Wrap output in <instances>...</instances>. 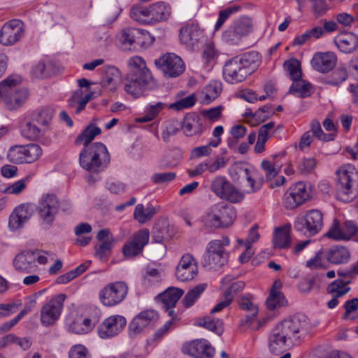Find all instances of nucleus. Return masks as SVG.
Here are the masks:
<instances>
[{"label": "nucleus", "mask_w": 358, "mask_h": 358, "mask_svg": "<svg viewBox=\"0 0 358 358\" xmlns=\"http://www.w3.org/2000/svg\"><path fill=\"white\" fill-rule=\"evenodd\" d=\"M307 322L304 315H294L275 325L268 338L271 353L279 355L298 341L301 332L306 330Z\"/></svg>", "instance_id": "nucleus-1"}, {"label": "nucleus", "mask_w": 358, "mask_h": 358, "mask_svg": "<svg viewBox=\"0 0 358 358\" xmlns=\"http://www.w3.org/2000/svg\"><path fill=\"white\" fill-rule=\"evenodd\" d=\"M110 162V155L106 146L101 142L83 147L79 155L80 166L90 173L87 178L90 183L99 180V173L108 167Z\"/></svg>", "instance_id": "nucleus-2"}, {"label": "nucleus", "mask_w": 358, "mask_h": 358, "mask_svg": "<svg viewBox=\"0 0 358 358\" xmlns=\"http://www.w3.org/2000/svg\"><path fill=\"white\" fill-rule=\"evenodd\" d=\"M260 60L259 54L255 51L231 58L223 66L224 79L231 84L245 80L258 67Z\"/></svg>", "instance_id": "nucleus-3"}, {"label": "nucleus", "mask_w": 358, "mask_h": 358, "mask_svg": "<svg viewBox=\"0 0 358 358\" xmlns=\"http://www.w3.org/2000/svg\"><path fill=\"white\" fill-rule=\"evenodd\" d=\"M127 64L129 71L124 88L127 94L137 98L149 88L152 76L147 68L145 60L139 56L129 59Z\"/></svg>", "instance_id": "nucleus-4"}, {"label": "nucleus", "mask_w": 358, "mask_h": 358, "mask_svg": "<svg viewBox=\"0 0 358 358\" xmlns=\"http://www.w3.org/2000/svg\"><path fill=\"white\" fill-rule=\"evenodd\" d=\"M337 176L336 197L343 202L352 201L357 195L358 172L350 164L339 167Z\"/></svg>", "instance_id": "nucleus-5"}, {"label": "nucleus", "mask_w": 358, "mask_h": 358, "mask_svg": "<svg viewBox=\"0 0 358 358\" xmlns=\"http://www.w3.org/2000/svg\"><path fill=\"white\" fill-rule=\"evenodd\" d=\"M171 6L164 2H157L148 6H134L130 11L131 17L145 24H155L169 19Z\"/></svg>", "instance_id": "nucleus-6"}, {"label": "nucleus", "mask_w": 358, "mask_h": 358, "mask_svg": "<svg viewBox=\"0 0 358 358\" xmlns=\"http://www.w3.org/2000/svg\"><path fill=\"white\" fill-rule=\"evenodd\" d=\"M229 174L234 181L242 179L245 181V192L254 194L259 191L264 182V178L261 172L252 166H249L240 162L234 163L229 168Z\"/></svg>", "instance_id": "nucleus-7"}, {"label": "nucleus", "mask_w": 358, "mask_h": 358, "mask_svg": "<svg viewBox=\"0 0 358 358\" xmlns=\"http://www.w3.org/2000/svg\"><path fill=\"white\" fill-rule=\"evenodd\" d=\"M59 201L53 194H43L37 206L38 220L45 229H49L52 224L59 210Z\"/></svg>", "instance_id": "nucleus-8"}, {"label": "nucleus", "mask_w": 358, "mask_h": 358, "mask_svg": "<svg viewBox=\"0 0 358 358\" xmlns=\"http://www.w3.org/2000/svg\"><path fill=\"white\" fill-rule=\"evenodd\" d=\"M128 291L129 287L125 282H110L99 291V298L104 306L113 307L124 301Z\"/></svg>", "instance_id": "nucleus-9"}, {"label": "nucleus", "mask_w": 358, "mask_h": 358, "mask_svg": "<svg viewBox=\"0 0 358 358\" xmlns=\"http://www.w3.org/2000/svg\"><path fill=\"white\" fill-rule=\"evenodd\" d=\"M323 225V214L317 209L307 211L305 215L298 217L294 222V228L296 231L308 236L318 234Z\"/></svg>", "instance_id": "nucleus-10"}, {"label": "nucleus", "mask_w": 358, "mask_h": 358, "mask_svg": "<svg viewBox=\"0 0 358 358\" xmlns=\"http://www.w3.org/2000/svg\"><path fill=\"white\" fill-rule=\"evenodd\" d=\"M310 198V193L307 185L303 182H298L285 192L282 204L286 209L293 210L303 204Z\"/></svg>", "instance_id": "nucleus-11"}, {"label": "nucleus", "mask_w": 358, "mask_h": 358, "mask_svg": "<svg viewBox=\"0 0 358 358\" xmlns=\"http://www.w3.org/2000/svg\"><path fill=\"white\" fill-rule=\"evenodd\" d=\"M210 190L218 197L231 203L243 200L244 195L238 190L224 176H217L211 182Z\"/></svg>", "instance_id": "nucleus-12"}, {"label": "nucleus", "mask_w": 358, "mask_h": 358, "mask_svg": "<svg viewBox=\"0 0 358 358\" xmlns=\"http://www.w3.org/2000/svg\"><path fill=\"white\" fill-rule=\"evenodd\" d=\"M66 298L65 294H59L44 303L41 310V322L44 327H49L59 319Z\"/></svg>", "instance_id": "nucleus-13"}, {"label": "nucleus", "mask_w": 358, "mask_h": 358, "mask_svg": "<svg viewBox=\"0 0 358 358\" xmlns=\"http://www.w3.org/2000/svg\"><path fill=\"white\" fill-rule=\"evenodd\" d=\"M156 66L167 78H176L181 75L185 66L182 59L174 53H166L155 59Z\"/></svg>", "instance_id": "nucleus-14"}, {"label": "nucleus", "mask_w": 358, "mask_h": 358, "mask_svg": "<svg viewBox=\"0 0 358 358\" xmlns=\"http://www.w3.org/2000/svg\"><path fill=\"white\" fill-rule=\"evenodd\" d=\"M252 20L248 16H242L236 20L233 24L223 34L225 41L231 43H238L243 37L252 31Z\"/></svg>", "instance_id": "nucleus-15"}, {"label": "nucleus", "mask_w": 358, "mask_h": 358, "mask_svg": "<svg viewBox=\"0 0 358 358\" xmlns=\"http://www.w3.org/2000/svg\"><path fill=\"white\" fill-rule=\"evenodd\" d=\"M126 324L127 320L124 317L120 315H111L99 324L98 335L103 339L113 338L123 331Z\"/></svg>", "instance_id": "nucleus-16"}, {"label": "nucleus", "mask_w": 358, "mask_h": 358, "mask_svg": "<svg viewBox=\"0 0 358 358\" xmlns=\"http://www.w3.org/2000/svg\"><path fill=\"white\" fill-rule=\"evenodd\" d=\"M182 352L194 358H213L215 349L208 341L201 338L184 343Z\"/></svg>", "instance_id": "nucleus-17"}, {"label": "nucleus", "mask_w": 358, "mask_h": 358, "mask_svg": "<svg viewBox=\"0 0 358 358\" xmlns=\"http://www.w3.org/2000/svg\"><path fill=\"white\" fill-rule=\"evenodd\" d=\"M158 320L159 314L154 310L141 312L129 324L130 335L136 336L141 333L145 328L155 326Z\"/></svg>", "instance_id": "nucleus-18"}, {"label": "nucleus", "mask_w": 358, "mask_h": 358, "mask_svg": "<svg viewBox=\"0 0 358 358\" xmlns=\"http://www.w3.org/2000/svg\"><path fill=\"white\" fill-rule=\"evenodd\" d=\"M149 238L150 231L148 229H143L136 231L124 245L122 248L123 254L127 257L138 255L148 243Z\"/></svg>", "instance_id": "nucleus-19"}, {"label": "nucleus", "mask_w": 358, "mask_h": 358, "mask_svg": "<svg viewBox=\"0 0 358 358\" xmlns=\"http://www.w3.org/2000/svg\"><path fill=\"white\" fill-rule=\"evenodd\" d=\"M198 273L196 259L189 253L184 254L176 269L178 280L185 282L192 280Z\"/></svg>", "instance_id": "nucleus-20"}, {"label": "nucleus", "mask_w": 358, "mask_h": 358, "mask_svg": "<svg viewBox=\"0 0 358 358\" xmlns=\"http://www.w3.org/2000/svg\"><path fill=\"white\" fill-rule=\"evenodd\" d=\"M23 24L19 20H10L2 27L0 31V43L9 46L17 43L24 34Z\"/></svg>", "instance_id": "nucleus-21"}, {"label": "nucleus", "mask_w": 358, "mask_h": 358, "mask_svg": "<svg viewBox=\"0 0 358 358\" xmlns=\"http://www.w3.org/2000/svg\"><path fill=\"white\" fill-rule=\"evenodd\" d=\"M358 233V227L352 221H345L340 224L334 220L332 227L327 233V236L336 241H348L355 236Z\"/></svg>", "instance_id": "nucleus-22"}, {"label": "nucleus", "mask_w": 358, "mask_h": 358, "mask_svg": "<svg viewBox=\"0 0 358 358\" xmlns=\"http://www.w3.org/2000/svg\"><path fill=\"white\" fill-rule=\"evenodd\" d=\"M337 57L333 52H317L311 59L313 68L320 73H328L336 66Z\"/></svg>", "instance_id": "nucleus-23"}, {"label": "nucleus", "mask_w": 358, "mask_h": 358, "mask_svg": "<svg viewBox=\"0 0 358 358\" xmlns=\"http://www.w3.org/2000/svg\"><path fill=\"white\" fill-rule=\"evenodd\" d=\"M121 80V72L114 66H105L101 69L100 85L108 92L116 91Z\"/></svg>", "instance_id": "nucleus-24"}, {"label": "nucleus", "mask_w": 358, "mask_h": 358, "mask_svg": "<svg viewBox=\"0 0 358 358\" xmlns=\"http://www.w3.org/2000/svg\"><path fill=\"white\" fill-rule=\"evenodd\" d=\"M20 131L22 137L30 141L38 139L43 133L36 124L34 115H27L21 120Z\"/></svg>", "instance_id": "nucleus-25"}, {"label": "nucleus", "mask_w": 358, "mask_h": 358, "mask_svg": "<svg viewBox=\"0 0 358 358\" xmlns=\"http://www.w3.org/2000/svg\"><path fill=\"white\" fill-rule=\"evenodd\" d=\"M215 213H217L222 229L231 226L236 218V212L234 208L223 202L214 205Z\"/></svg>", "instance_id": "nucleus-26"}, {"label": "nucleus", "mask_w": 358, "mask_h": 358, "mask_svg": "<svg viewBox=\"0 0 358 358\" xmlns=\"http://www.w3.org/2000/svg\"><path fill=\"white\" fill-rule=\"evenodd\" d=\"M15 268L24 273H30L36 267L32 251L26 250L17 255L13 260Z\"/></svg>", "instance_id": "nucleus-27"}, {"label": "nucleus", "mask_w": 358, "mask_h": 358, "mask_svg": "<svg viewBox=\"0 0 358 358\" xmlns=\"http://www.w3.org/2000/svg\"><path fill=\"white\" fill-rule=\"evenodd\" d=\"M325 258L333 264H346L350 260V252L346 247L335 245L328 250Z\"/></svg>", "instance_id": "nucleus-28"}, {"label": "nucleus", "mask_w": 358, "mask_h": 358, "mask_svg": "<svg viewBox=\"0 0 358 358\" xmlns=\"http://www.w3.org/2000/svg\"><path fill=\"white\" fill-rule=\"evenodd\" d=\"M334 42L341 52L349 54L357 48L358 36L352 32H349L338 36L335 38Z\"/></svg>", "instance_id": "nucleus-29"}, {"label": "nucleus", "mask_w": 358, "mask_h": 358, "mask_svg": "<svg viewBox=\"0 0 358 358\" xmlns=\"http://www.w3.org/2000/svg\"><path fill=\"white\" fill-rule=\"evenodd\" d=\"M291 226L287 224L278 227L275 229L274 237L273 240L275 248L285 249L291 245L290 237Z\"/></svg>", "instance_id": "nucleus-30"}, {"label": "nucleus", "mask_w": 358, "mask_h": 358, "mask_svg": "<svg viewBox=\"0 0 358 358\" xmlns=\"http://www.w3.org/2000/svg\"><path fill=\"white\" fill-rule=\"evenodd\" d=\"M202 33L198 25L191 24L182 27L180 30V38L182 43L194 45L200 40Z\"/></svg>", "instance_id": "nucleus-31"}, {"label": "nucleus", "mask_w": 358, "mask_h": 358, "mask_svg": "<svg viewBox=\"0 0 358 358\" xmlns=\"http://www.w3.org/2000/svg\"><path fill=\"white\" fill-rule=\"evenodd\" d=\"M203 123L201 118L196 114L188 115L185 117L183 124V131L187 136L202 134L203 131Z\"/></svg>", "instance_id": "nucleus-32"}, {"label": "nucleus", "mask_w": 358, "mask_h": 358, "mask_svg": "<svg viewBox=\"0 0 358 358\" xmlns=\"http://www.w3.org/2000/svg\"><path fill=\"white\" fill-rule=\"evenodd\" d=\"M183 294L184 291L182 289L171 287L159 294L158 297L163 303L164 308L169 309L175 307L176 303Z\"/></svg>", "instance_id": "nucleus-33"}, {"label": "nucleus", "mask_w": 358, "mask_h": 358, "mask_svg": "<svg viewBox=\"0 0 358 358\" xmlns=\"http://www.w3.org/2000/svg\"><path fill=\"white\" fill-rule=\"evenodd\" d=\"M29 92L27 89L22 88L15 90L4 101L6 108L10 110H17L20 108L27 101Z\"/></svg>", "instance_id": "nucleus-34"}, {"label": "nucleus", "mask_w": 358, "mask_h": 358, "mask_svg": "<svg viewBox=\"0 0 358 358\" xmlns=\"http://www.w3.org/2000/svg\"><path fill=\"white\" fill-rule=\"evenodd\" d=\"M136 28L128 27L122 29L117 36L118 45L123 51L135 48Z\"/></svg>", "instance_id": "nucleus-35"}, {"label": "nucleus", "mask_w": 358, "mask_h": 358, "mask_svg": "<svg viewBox=\"0 0 358 358\" xmlns=\"http://www.w3.org/2000/svg\"><path fill=\"white\" fill-rule=\"evenodd\" d=\"M22 82V78L17 75H12L0 83V99L4 101Z\"/></svg>", "instance_id": "nucleus-36"}, {"label": "nucleus", "mask_w": 358, "mask_h": 358, "mask_svg": "<svg viewBox=\"0 0 358 358\" xmlns=\"http://www.w3.org/2000/svg\"><path fill=\"white\" fill-rule=\"evenodd\" d=\"M229 238L228 236H222V239H215L210 241L207 245L205 252L229 257V253L224 247L229 246Z\"/></svg>", "instance_id": "nucleus-37"}, {"label": "nucleus", "mask_w": 358, "mask_h": 358, "mask_svg": "<svg viewBox=\"0 0 358 358\" xmlns=\"http://www.w3.org/2000/svg\"><path fill=\"white\" fill-rule=\"evenodd\" d=\"M101 133V129L96 125L91 124L87 126L85 130L80 134L76 139V144H83L84 147L91 145L94 138Z\"/></svg>", "instance_id": "nucleus-38"}, {"label": "nucleus", "mask_w": 358, "mask_h": 358, "mask_svg": "<svg viewBox=\"0 0 358 358\" xmlns=\"http://www.w3.org/2000/svg\"><path fill=\"white\" fill-rule=\"evenodd\" d=\"M227 256H220L205 252L203 266L208 270H217L227 263Z\"/></svg>", "instance_id": "nucleus-39"}, {"label": "nucleus", "mask_w": 358, "mask_h": 358, "mask_svg": "<svg viewBox=\"0 0 358 358\" xmlns=\"http://www.w3.org/2000/svg\"><path fill=\"white\" fill-rule=\"evenodd\" d=\"M183 95H185V92L183 91H180L178 93V100L174 103L168 105V108L169 109L179 111L183 109L189 108L195 104L196 97L194 94L182 97Z\"/></svg>", "instance_id": "nucleus-40"}, {"label": "nucleus", "mask_w": 358, "mask_h": 358, "mask_svg": "<svg viewBox=\"0 0 358 358\" xmlns=\"http://www.w3.org/2000/svg\"><path fill=\"white\" fill-rule=\"evenodd\" d=\"M324 35V30L322 27H315L306 30L301 35L296 36L293 41L294 45H302L312 39H318Z\"/></svg>", "instance_id": "nucleus-41"}, {"label": "nucleus", "mask_w": 358, "mask_h": 358, "mask_svg": "<svg viewBox=\"0 0 358 358\" xmlns=\"http://www.w3.org/2000/svg\"><path fill=\"white\" fill-rule=\"evenodd\" d=\"M157 210L152 206H149L146 208L141 203L138 204L134 209V218L141 224H144L150 220L156 214Z\"/></svg>", "instance_id": "nucleus-42"}, {"label": "nucleus", "mask_w": 358, "mask_h": 358, "mask_svg": "<svg viewBox=\"0 0 358 358\" xmlns=\"http://www.w3.org/2000/svg\"><path fill=\"white\" fill-rule=\"evenodd\" d=\"M198 325L203 327L218 335L223 332V323L220 319H215L212 315H208L199 319Z\"/></svg>", "instance_id": "nucleus-43"}, {"label": "nucleus", "mask_w": 358, "mask_h": 358, "mask_svg": "<svg viewBox=\"0 0 358 358\" xmlns=\"http://www.w3.org/2000/svg\"><path fill=\"white\" fill-rule=\"evenodd\" d=\"M350 282V280H335L328 285L327 288V293L331 294V296L340 298L350 290V288L348 286Z\"/></svg>", "instance_id": "nucleus-44"}, {"label": "nucleus", "mask_w": 358, "mask_h": 358, "mask_svg": "<svg viewBox=\"0 0 358 358\" xmlns=\"http://www.w3.org/2000/svg\"><path fill=\"white\" fill-rule=\"evenodd\" d=\"M289 92L298 97H307L311 94V85L302 79L295 80L290 86Z\"/></svg>", "instance_id": "nucleus-45"}, {"label": "nucleus", "mask_w": 358, "mask_h": 358, "mask_svg": "<svg viewBox=\"0 0 358 358\" xmlns=\"http://www.w3.org/2000/svg\"><path fill=\"white\" fill-rule=\"evenodd\" d=\"M217 57L218 52L213 43L206 44L203 47L201 59L206 68L211 69L215 64Z\"/></svg>", "instance_id": "nucleus-46"}, {"label": "nucleus", "mask_w": 358, "mask_h": 358, "mask_svg": "<svg viewBox=\"0 0 358 358\" xmlns=\"http://www.w3.org/2000/svg\"><path fill=\"white\" fill-rule=\"evenodd\" d=\"M201 222L206 229L213 230L222 229V225L219 221L217 213H215V208L214 205L212 206L203 216Z\"/></svg>", "instance_id": "nucleus-47"}, {"label": "nucleus", "mask_w": 358, "mask_h": 358, "mask_svg": "<svg viewBox=\"0 0 358 358\" xmlns=\"http://www.w3.org/2000/svg\"><path fill=\"white\" fill-rule=\"evenodd\" d=\"M310 130L308 131H310L313 136L316 137L320 141L328 142L334 140L336 137V134L335 133L324 134L322 129L320 123L317 120H313L310 124Z\"/></svg>", "instance_id": "nucleus-48"}, {"label": "nucleus", "mask_w": 358, "mask_h": 358, "mask_svg": "<svg viewBox=\"0 0 358 358\" xmlns=\"http://www.w3.org/2000/svg\"><path fill=\"white\" fill-rule=\"evenodd\" d=\"M24 163H32L37 160L42 155L41 146L36 143H29L23 145Z\"/></svg>", "instance_id": "nucleus-49"}, {"label": "nucleus", "mask_w": 358, "mask_h": 358, "mask_svg": "<svg viewBox=\"0 0 358 358\" xmlns=\"http://www.w3.org/2000/svg\"><path fill=\"white\" fill-rule=\"evenodd\" d=\"M113 240H106L95 247V256L101 262H106L111 252Z\"/></svg>", "instance_id": "nucleus-50"}, {"label": "nucleus", "mask_w": 358, "mask_h": 358, "mask_svg": "<svg viewBox=\"0 0 358 358\" xmlns=\"http://www.w3.org/2000/svg\"><path fill=\"white\" fill-rule=\"evenodd\" d=\"M168 106L162 102H157L155 104L149 105L145 110L144 117L139 118L138 120L140 122H146L153 120L157 115Z\"/></svg>", "instance_id": "nucleus-51"}, {"label": "nucleus", "mask_w": 358, "mask_h": 358, "mask_svg": "<svg viewBox=\"0 0 358 358\" xmlns=\"http://www.w3.org/2000/svg\"><path fill=\"white\" fill-rule=\"evenodd\" d=\"M162 280V275L159 270L152 267H147L143 278V284L146 286H152Z\"/></svg>", "instance_id": "nucleus-52"}, {"label": "nucleus", "mask_w": 358, "mask_h": 358, "mask_svg": "<svg viewBox=\"0 0 358 358\" xmlns=\"http://www.w3.org/2000/svg\"><path fill=\"white\" fill-rule=\"evenodd\" d=\"M155 41V38L151 34L145 30L136 29V38H135V48H147Z\"/></svg>", "instance_id": "nucleus-53"}, {"label": "nucleus", "mask_w": 358, "mask_h": 358, "mask_svg": "<svg viewBox=\"0 0 358 358\" xmlns=\"http://www.w3.org/2000/svg\"><path fill=\"white\" fill-rule=\"evenodd\" d=\"M220 144V139H213L206 145L196 147L192 150V157L199 158L203 156H208L212 152L211 148H217Z\"/></svg>", "instance_id": "nucleus-54"}, {"label": "nucleus", "mask_w": 358, "mask_h": 358, "mask_svg": "<svg viewBox=\"0 0 358 358\" xmlns=\"http://www.w3.org/2000/svg\"><path fill=\"white\" fill-rule=\"evenodd\" d=\"M240 6H229L219 12L218 19L215 25V31L219 30L223 24L229 19L232 15L241 10Z\"/></svg>", "instance_id": "nucleus-55"}, {"label": "nucleus", "mask_w": 358, "mask_h": 358, "mask_svg": "<svg viewBox=\"0 0 358 358\" xmlns=\"http://www.w3.org/2000/svg\"><path fill=\"white\" fill-rule=\"evenodd\" d=\"M206 289L205 285H199L187 293L182 303L186 308L192 306Z\"/></svg>", "instance_id": "nucleus-56"}, {"label": "nucleus", "mask_w": 358, "mask_h": 358, "mask_svg": "<svg viewBox=\"0 0 358 358\" xmlns=\"http://www.w3.org/2000/svg\"><path fill=\"white\" fill-rule=\"evenodd\" d=\"M8 160L14 164H23L24 163V155L23 152V145H14L12 146L7 155Z\"/></svg>", "instance_id": "nucleus-57"}, {"label": "nucleus", "mask_w": 358, "mask_h": 358, "mask_svg": "<svg viewBox=\"0 0 358 358\" xmlns=\"http://www.w3.org/2000/svg\"><path fill=\"white\" fill-rule=\"evenodd\" d=\"M221 91L222 84L220 83H210L204 89L205 101L210 102L215 100L220 94Z\"/></svg>", "instance_id": "nucleus-58"}, {"label": "nucleus", "mask_w": 358, "mask_h": 358, "mask_svg": "<svg viewBox=\"0 0 358 358\" xmlns=\"http://www.w3.org/2000/svg\"><path fill=\"white\" fill-rule=\"evenodd\" d=\"M317 164L316 159L314 157L301 159L297 166V171L303 175H307L311 173Z\"/></svg>", "instance_id": "nucleus-59"}, {"label": "nucleus", "mask_w": 358, "mask_h": 358, "mask_svg": "<svg viewBox=\"0 0 358 358\" xmlns=\"http://www.w3.org/2000/svg\"><path fill=\"white\" fill-rule=\"evenodd\" d=\"M222 109L223 107L219 106L210 109L201 110L200 111V114L205 120H208L210 122H213L220 118Z\"/></svg>", "instance_id": "nucleus-60"}, {"label": "nucleus", "mask_w": 358, "mask_h": 358, "mask_svg": "<svg viewBox=\"0 0 358 358\" xmlns=\"http://www.w3.org/2000/svg\"><path fill=\"white\" fill-rule=\"evenodd\" d=\"M69 358H92V356L85 346L77 344L71 348Z\"/></svg>", "instance_id": "nucleus-61"}, {"label": "nucleus", "mask_w": 358, "mask_h": 358, "mask_svg": "<svg viewBox=\"0 0 358 358\" xmlns=\"http://www.w3.org/2000/svg\"><path fill=\"white\" fill-rule=\"evenodd\" d=\"M348 77L347 70L344 68H338L333 71L328 83L332 85H338L345 81Z\"/></svg>", "instance_id": "nucleus-62"}, {"label": "nucleus", "mask_w": 358, "mask_h": 358, "mask_svg": "<svg viewBox=\"0 0 358 358\" xmlns=\"http://www.w3.org/2000/svg\"><path fill=\"white\" fill-rule=\"evenodd\" d=\"M238 306L241 310L252 313L253 315H257L258 314V306L252 303L251 296H242L238 301Z\"/></svg>", "instance_id": "nucleus-63"}, {"label": "nucleus", "mask_w": 358, "mask_h": 358, "mask_svg": "<svg viewBox=\"0 0 358 358\" xmlns=\"http://www.w3.org/2000/svg\"><path fill=\"white\" fill-rule=\"evenodd\" d=\"M261 168L264 171L268 181L273 180L278 173V169L268 160H263L261 163Z\"/></svg>", "instance_id": "nucleus-64"}]
</instances>
